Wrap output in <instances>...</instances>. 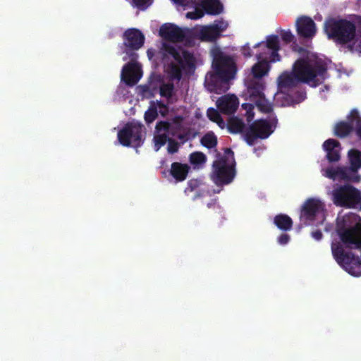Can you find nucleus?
Wrapping results in <instances>:
<instances>
[{"label":"nucleus","mask_w":361,"mask_h":361,"mask_svg":"<svg viewBox=\"0 0 361 361\" xmlns=\"http://www.w3.org/2000/svg\"><path fill=\"white\" fill-rule=\"evenodd\" d=\"M123 39L121 48L125 54L123 60L130 61L122 68L121 79L127 85L133 86L138 82L142 76L140 66L137 61L138 54L136 51L143 46L145 36L140 30L129 28L124 32Z\"/></svg>","instance_id":"nucleus-1"},{"label":"nucleus","mask_w":361,"mask_h":361,"mask_svg":"<svg viewBox=\"0 0 361 361\" xmlns=\"http://www.w3.org/2000/svg\"><path fill=\"white\" fill-rule=\"evenodd\" d=\"M326 65L322 61H311L299 59L293 65V73H283L278 78V87L281 90L296 87L300 82L317 86L320 82L318 76L324 79L326 73Z\"/></svg>","instance_id":"nucleus-2"},{"label":"nucleus","mask_w":361,"mask_h":361,"mask_svg":"<svg viewBox=\"0 0 361 361\" xmlns=\"http://www.w3.org/2000/svg\"><path fill=\"white\" fill-rule=\"evenodd\" d=\"M324 32L329 39L341 46L351 44L357 37L355 23L341 17L327 18L324 23Z\"/></svg>","instance_id":"nucleus-3"},{"label":"nucleus","mask_w":361,"mask_h":361,"mask_svg":"<svg viewBox=\"0 0 361 361\" xmlns=\"http://www.w3.org/2000/svg\"><path fill=\"white\" fill-rule=\"evenodd\" d=\"M212 56V68L214 73L211 75L212 82L228 85V82L235 78L237 66L235 59L226 54L219 47L214 48L211 51ZM228 89V87H226Z\"/></svg>","instance_id":"nucleus-4"},{"label":"nucleus","mask_w":361,"mask_h":361,"mask_svg":"<svg viewBox=\"0 0 361 361\" xmlns=\"http://www.w3.org/2000/svg\"><path fill=\"white\" fill-rule=\"evenodd\" d=\"M215 160L212 164L211 178L216 185H228L235 176V161L234 152L230 148H226L224 154Z\"/></svg>","instance_id":"nucleus-5"},{"label":"nucleus","mask_w":361,"mask_h":361,"mask_svg":"<svg viewBox=\"0 0 361 361\" xmlns=\"http://www.w3.org/2000/svg\"><path fill=\"white\" fill-rule=\"evenodd\" d=\"M165 54L170 55L178 63L171 62L168 66L167 72L170 78L180 80L182 78V71L190 72L195 68V58L192 54L187 50L178 49L173 46L164 44L163 45Z\"/></svg>","instance_id":"nucleus-6"},{"label":"nucleus","mask_w":361,"mask_h":361,"mask_svg":"<svg viewBox=\"0 0 361 361\" xmlns=\"http://www.w3.org/2000/svg\"><path fill=\"white\" fill-rule=\"evenodd\" d=\"M348 158L350 166L328 168L325 171V176L333 180H343L358 183L361 176L357 170L361 168V152L357 149H350L348 152Z\"/></svg>","instance_id":"nucleus-7"},{"label":"nucleus","mask_w":361,"mask_h":361,"mask_svg":"<svg viewBox=\"0 0 361 361\" xmlns=\"http://www.w3.org/2000/svg\"><path fill=\"white\" fill-rule=\"evenodd\" d=\"M278 119L274 114L268 116L267 119L255 121L244 133L245 140L249 145H253L257 139L267 138L274 130Z\"/></svg>","instance_id":"nucleus-8"},{"label":"nucleus","mask_w":361,"mask_h":361,"mask_svg":"<svg viewBox=\"0 0 361 361\" xmlns=\"http://www.w3.org/2000/svg\"><path fill=\"white\" fill-rule=\"evenodd\" d=\"M361 200V191L350 184L340 185L332 192V201L337 207L357 209Z\"/></svg>","instance_id":"nucleus-9"},{"label":"nucleus","mask_w":361,"mask_h":361,"mask_svg":"<svg viewBox=\"0 0 361 361\" xmlns=\"http://www.w3.org/2000/svg\"><path fill=\"white\" fill-rule=\"evenodd\" d=\"M144 126L139 123L128 122L118 132V140L124 147H139L144 141Z\"/></svg>","instance_id":"nucleus-10"},{"label":"nucleus","mask_w":361,"mask_h":361,"mask_svg":"<svg viewBox=\"0 0 361 361\" xmlns=\"http://www.w3.org/2000/svg\"><path fill=\"white\" fill-rule=\"evenodd\" d=\"M337 233L345 248L357 249L361 251V224L345 228H338Z\"/></svg>","instance_id":"nucleus-11"},{"label":"nucleus","mask_w":361,"mask_h":361,"mask_svg":"<svg viewBox=\"0 0 361 361\" xmlns=\"http://www.w3.org/2000/svg\"><path fill=\"white\" fill-rule=\"evenodd\" d=\"M324 210V204L319 200L310 198L303 204L300 219L308 224L313 221L315 216Z\"/></svg>","instance_id":"nucleus-12"},{"label":"nucleus","mask_w":361,"mask_h":361,"mask_svg":"<svg viewBox=\"0 0 361 361\" xmlns=\"http://www.w3.org/2000/svg\"><path fill=\"white\" fill-rule=\"evenodd\" d=\"M298 35L302 38L312 39L317 32L314 21L309 16L299 17L295 23Z\"/></svg>","instance_id":"nucleus-13"},{"label":"nucleus","mask_w":361,"mask_h":361,"mask_svg":"<svg viewBox=\"0 0 361 361\" xmlns=\"http://www.w3.org/2000/svg\"><path fill=\"white\" fill-rule=\"evenodd\" d=\"M159 35L166 41L172 42H180L185 38L184 31L178 26L171 23H166L161 25Z\"/></svg>","instance_id":"nucleus-14"},{"label":"nucleus","mask_w":361,"mask_h":361,"mask_svg":"<svg viewBox=\"0 0 361 361\" xmlns=\"http://www.w3.org/2000/svg\"><path fill=\"white\" fill-rule=\"evenodd\" d=\"M216 106L221 113L233 114L239 106L238 98L234 94L222 96L217 100Z\"/></svg>","instance_id":"nucleus-15"},{"label":"nucleus","mask_w":361,"mask_h":361,"mask_svg":"<svg viewBox=\"0 0 361 361\" xmlns=\"http://www.w3.org/2000/svg\"><path fill=\"white\" fill-rule=\"evenodd\" d=\"M257 58L259 61L252 66V73L254 79L261 80L262 78L268 73L270 65L264 53L257 54Z\"/></svg>","instance_id":"nucleus-16"},{"label":"nucleus","mask_w":361,"mask_h":361,"mask_svg":"<svg viewBox=\"0 0 361 361\" xmlns=\"http://www.w3.org/2000/svg\"><path fill=\"white\" fill-rule=\"evenodd\" d=\"M264 83L262 80L252 79L247 82V91L250 100L253 103L264 97Z\"/></svg>","instance_id":"nucleus-17"},{"label":"nucleus","mask_w":361,"mask_h":361,"mask_svg":"<svg viewBox=\"0 0 361 361\" xmlns=\"http://www.w3.org/2000/svg\"><path fill=\"white\" fill-rule=\"evenodd\" d=\"M340 143L334 139H328L323 143V148L326 152V159L329 162H336L339 161L340 156Z\"/></svg>","instance_id":"nucleus-18"},{"label":"nucleus","mask_w":361,"mask_h":361,"mask_svg":"<svg viewBox=\"0 0 361 361\" xmlns=\"http://www.w3.org/2000/svg\"><path fill=\"white\" fill-rule=\"evenodd\" d=\"M189 170L190 166L186 164L173 162L169 173L177 182H182L186 179Z\"/></svg>","instance_id":"nucleus-19"},{"label":"nucleus","mask_w":361,"mask_h":361,"mask_svg":"<svg viewBox=\"0 0 361 361\" xmlns=\"http://www.w3.org/2000/svg\"><path fill=\"white\" fill-rule=\"evenodd\" d=\"M200 6L206 13L212 16L220 14L224 8L219 0H202Z\"/></svg>","instance_id":"nucleus-20"},{"label":"nucleus","mask_w":361,"mask_h":361,"mask_svg":"<svg viewBox=\"0 0 361 361\" xmlns=\"http://www.w3.org/2000/svg\"><path fill=\"white\" fill-rule=\"evenodd\" d=\"M274 224L279 229L284 232L290 231L293 225L292 219L285 214L276 215L274 219Z\"/></svg>","instance_id":"nucleus-21"},{"label":"nucleus","mask_w":361,"mask_h":361,"mask_svg":"<svg viewBox=\"0 0 361 361\" xmlns=\"http://www.w3.org/2000/svg\"><path fill=\"white\" fill-rule=\"evenodd\" d=\"M221 30L213 25L205 27L200 32L202 39L208 42H214L221 36Z\"/></svg>","instance_id":"nucleus-22"},{"label":"nucleus","mask_w":361,"mask_h":361,"mask_svg":"<svg viewBox=\"0 0 361 361\" xmlns=\"http://www.w3.org/2000/svg\"><path fill=\"white\" fill-rule=\"evenodd\" d=\"M257 47H262L265 50L271 51V50H279L280 49V44L279 39L277 35H271L267 37V42H259L256 44L254 46V48Z\"/></svg>","instance_id":"nucleus-23"},{"label":"nucleus","mask_w":361,"mask_h":361,"mask_svg":"<svg viewBox=\"0 0 361 361\" xmlns=\"http://www.w3.org/2000/svg\"><path fill=\"white\" fill-rule=\"evenodd\" d=\"M353 129L352 124L345 121H341L335 126L334 134L338 137H345L353 131Z\"/></svg>","instance_id":"nucleus-24"},{"label":"nucleus","mask_w":361,"mask_h":361,"mask_svg":"<svg viewBox=\"0 0 361 361\" xmlns=\"http://www.w3.org/2000/svg\"><path fill=\"white\" fill-rule=\"evenodd\" d=\"M227 127L231 133H238L243 131L245 125L242 119L232 117L228 120Z\"/></svg>","instance_id":"nucleus-25"},{"label":"nucleus","mask_w":361,"mask_h":361,"mask_svg":"<svg viewBox=\"0 0 361 361\" xmlns=\"http://www.w3.org/2000/svg\"><path fill=\"white\" fill-rule=\"evenodd\" d=\"M201 144L208 148L212 149L217 145V137L213 132L206 133L200 140Z\"/></svg>","instance_id":"nucleus-26"},{"label":"nucleus","mask_w":361,"mask_h":361,"mask_svg":"<svg viewBox=\"0 0 361 361\" xmlns=\"http://www.w3.org/2000/svg\"><path fill=\"white\" fill-rule=\"evenodd\" d=\"M174 88L173 82L162 83L159 87V94L161 97H166L169 102L174 94Z\"/></svg>","instance_id":"nucleus-27"},{"label":"nucleus","mask_w":361,"mask_h":361,"mask_svg":"<svg viewBox=\"0 0 361 361\" xmlns=\"http://www.w3.org/2000/svg\"><path fill=\"white\" fill-rule=\"evenodd\" d=\"M207 116L209 120L218 124V126L221 128H224L225 126V122L222 118L220 113L218 110L211 107L209 108L207 111Z\"/></svg>","instance_id":"nucleus-28"},{"label":"nucleus","mask_w":361,"mask_h":361,"mask_svg":"<svg viewBox=\"0 0 361 361\" xmlns=\"http://www.w3.org/2000/svg\"><path fill=\"white\" fill-rule=\"evenodd\" d=\"M158 117V111L154 102H151L148 109L145 112L144 118L147 124L152 123Z\"/></svg>","instance_id":"nucleus-29"},{"label":"nucleus","mask_w":361,"mask_h":361,"mask_svg":"<svg viewBox=\"0 0 361 361\" xmlns=\"http://www.w3.org/2000/svg\"><path fill=\"white\" fill-rule=\"evenodd\" d=\"M258 109L264 113L271 114L273 111L272 104L265 98V96L262 99L257 100L254 102Z\"/></svg>","instance_id":"nucleus-30"},{"label":"nucleus","mask_w":361,"mask_h":361,"mask_svg":"<svg viewBox=\"0 0 361 361\" xmlns=\"http://www.w3.org/2000/svg\"><path fill=\"white\" fill-rule=\"evenodd\" d=\"M207 157L201 152H192L190 154V162L193 165H200L206 162Z\"/></svg>","instance_id":"nucleus-31"},{"label":"nucleus","mask_w":361,"mask_h":361,"mask_svg":"<svg viewBox=\"0 0 361 361\" xmlns=\"http://www.w3.org/2000/svg\"><path fill=\"white\" fill-rule=\"evenodd\" d=\"M242 109L245 111L244 116L246 117V120L247 123L251 122L255 116V113L253 111L254 105L250 103H244L241 106Z\"/></svg>","instance_id":"nucleus-32"},{"label":"nucleus","mask_w":361,"mask_h":361,"mask_svg":"<svg viewBox=\"0 0 361 361\" xmlns=\"http://www.w3.org/2000/svg\"><path fill=\"white\" fill-rule=\"evenodd\" d=\"M169 137L166 133L157 135L154 136V147H156V151L159 150V148L164 146L166 142L169 140Z\"/></svg>","instance_id":"nucleus-33"},{"label":"nucleus","mask_w":361,"mask_h":361,"mask_svg":"<svg viewBox=\"0 0 361 361\" xmlns=\"http://www.w3.org/2000/svg\"><path fill=\"white\" fill-rule=\"evenodd\" d=\"M171 128V123L169 121H160L156 124L155 129L157 133L164 132L167 133L169 131Z\"/></svg>","instance_id":"nucleus-34"},{"label":"nucleus","mask_w":361,"mask_h":361,"mask_svg":"<svg viewBox=\"0 0 361 361\" xmlns=\"http://www.w3.org/2000/svg\"><path fill=\"white\" fill-rule=\"evenodd\" d=\"M205 12L203 11V9L200 8H195L194 11L188 12L186 13V17L192 20H197L201 18Z\"/></svg>","instance_id":"nucleus-35"},{"label":"nucleus","mask_w":361,"mask_h":361,"mask_svg":"<svg viewBox=\"0 0 361 361\" xmlns=\"http://www.w3.org/2000/svg\"><path fill=\"white\" fill-rule=\"evenodd\" d=\"M179 149V144L175 140L170 138L168 141L167 151L169 154H175L178 152Z\"/></svg>","instance_id":"nucleus-36"},{"label":"nucleus","mask_w":361,"mask_h":361,"mask_svg":"<svg viewBox=\"0 0 361 361\" xmlns=\"http://www.w3.org/2000/svg\"><path fill=\"white\" fill-rule=\"evenodd\" d=\"M279 50H271V52L269 51L268 54L266 52H263L264 56L267 58V61L269 62H276L280 60V55L278 51Z\"/></svg>","instance_id":"nucleus-37"},{"label":"nucleus","mask_w":361,"mask_h":361,"mask_svg":"<svg viewBox=\"0 0 361 361\" xmlns=\"http://www.w3.org/2000/svg\"><path fill=\"white\" fill-rule=\"evenodd\" d=\"M200 185V183L198 180H197V179L190 180L188 182L187 187L185 190V192L188 193V192H190L195 190L197 188H199Z\"/></svg>","instance_id":"nucleus-38"},{"label":"nucleus","mask_w":361,"mask_h":361,"mask_svg":"<svg viewBox=\"0 0 361 361\" xmlns=\"http://www.w3.org/2000/svg\"><path fill=\"white\" fill-rule=\"evenodd\" d=\"M348 49L351 51H355L361 54V39L357 38L355 41L348 46Z\"/></svg>","instance_id":"nucleus-39"},{"label":"nucleus","mask_w":361,"mask_h":361,"mask_svg":"<svg viewBox=\"0 0 361 361\" xmlns=\"http://www.w3.org/2000/svg\"><path fill=\"white\" fill-rule=\"evenodd\" d=\"M281 35L282 40L286 43H290L294 39V36L290 30L283 31Z\"/></svg>","instance_id":"nucleus-40"},{"label":"nucleus","mask_w":361,"mask_h":361,"mask_svg":"<svg viewBox=\"0 0 361 361\" xmlns=\"http://www.w3.org/2000/svg\"><path fill=\"white\" fill-rule=\"evenodd\" d=\"M290 237L288 234L282 233L278 237L277 241L280 245H284L290 241Z\"/></svg>","instance_id":"nucleus-41"},{"label":"nucleus","mask_w":361,"mask_h":361,"mask_svg":"<svg viewBox=\"0 0 361 361\" xmlns=\"http://www.w3.org/2000/svg\"><path fill=\"white\" fill-rule=\"evenodd\" d=\"M241 51L242 54L246 58L251 57L252 55L251 49L248 44H246L242 47Z\"/></svg>","instance_id":"nucleus-42"},{"label":"nucleus","mask_w":361,"mask_h":361,"mask_svg":"<svg viewBox=\"0 0 361 361\" xmlns=\"http://www.w3.org/2000/svg\"><path fill=\"white\" fill-rule=\"evenodd\" d=\"M149 0H133L135 5L140 8L144 9L147 6Z\"/></svg>","instance_id":"nucleus-43"},{"label":"nucleus","mask_w":361,"mask_h":361,"mask_svg":"<svg viewBox=\"0 0 361 361\" xmlns=\"http://www.w3.org/2000/svg\"><path fill=\"white\" fill-rule=\"evenodd\" d=\"M355 133L357 137L361 140V118L357 119L355 123Z\"/></svg>","instance_id":"nucleus-44"},{"label":"nucleus","mask_w":361,"mask_h":361,"mask_svg":"<svg viewBox=\"0 0 361 361\" xmlns=\"http://www.w3.org/2000/svg\"><path fill=\"white\" fill-rule=\"evenodd\" d=\"M311 235L317 240H320L323 238L322 232L319 229L312 231Z\"/></svg>","instance_id":"nucleus-45"},{"label":"nucleus","mask_w":361,"mask_h":361,"mask_svg":"<svg viewBox=\"0 0 361 361\" xmlns=\"http://www.w3.org/2000/svg\"><path fill=\"white\" fill-rule=\"evenodd\" d=\"M349 117H350V119L351 120V121H353L354 120H355L356 122H357V119L361 118L359 116V113L357 109H353L350 111V114Z\"/></svg>","instance_id":"nucleus-46"},{"label":"nucleus","mask_w":361,"mask_h":361,"mask_svg":"<svg viewBox=\"0 0 361 361\" xmlns=\"http://www.w3.org/2000/svg\"><path fill=\"white\" fill-rule=\"evenodd\" d=\"M177 138L181 141L182 144H184L188 140V134L180 133L177 135Z\"/></svg>","instance_id":"nucleus-47"},{"label":"nucleus","mask_w":361,"mask_h":361,"mask_svg":"<svg viewBox=\"0 0 361 361\" xmlns=\"http://www.w3.org/2000/svg\"><path fill=\"white\" fill-rule=\"evenodd\" d=\"M214 27H216L218 28H220L221 29V33L224 31L226 27H227V25L225 24L224 22H220L219 23H217V24H214L213 25Z\"/></svg>","instance_id":"nucleus-48"},{"label":"nucleus","mask_w":361,"mask_h":361,"mask_svg":"<svg viewBox=\"0 0 361 361\" xmlns=\"http://www.w3.org/2000/svg\"><path fill=\"white\" fill-rule=\"evenodd\" d=\"M157 107H159L160 109H165L167 111V106L161 101H157L155 103Z\"/></svg>","instance_id":"nucleus-49"},{"label":"nucleus","mask_w":361,"mask_h":361,"mask_svg":"<svg viewBox=\"0 0 361 361\" xmlns=\"http://www.w3.org/2000/svg\"><path fill=\"white\" fill-rule=\"evenodd\" d=\"M216 204H217V200L214 199V200H212L210 202L207 203V206L208 208H211L212 207H214Z\"/></svg>","instance_id":"nucleus-50"},{"label":"nucleus","mask_w":361,"mask_h":361,"mask_svg":"<svg viewBox=\"0 0 361 361\" xmlns=\"http://www.w3.org/2000/svg\"><path fill=\"white\" fill-rule=\"evenodd\" d=\"M183 121V117L180 116H177L175 117V118L173 119V123H180L181 121Z\"/></svg>","instance_id":"nucleus-51"},{"label":"nucleus","mask_w":361,"mask_h":361,"mask_svg":"<svg viewBox=\"0 0 361 361\" xmlns=\"http://www.w3.org/2000/svg\"><path fill=\"white\" fill-rule=\"evenodd\" d=\"M142 90L144 93H147L150 92V88L148 85L142 86Z\"/></svg>","instance_id":"nucleus-52"},{"label":"nucleus","mask_w":361,"mask_h":361,"mask_svg":"<svg viewBox=\"0 0 361 361\" xmlns=\"http://www.w3.org/2000/svg\"><path fill=\"white\" fill-rule=\"evenodd\" d=\"M174 3L178 4V5H180V6H184L185 4V0H172Z\"/></svg>","instance_id":"nucleus-53"},{"label":"nucleus","mask_w":361,"mask_h":361,"mask_svg":"<svg viewBox=\"0 0 361 361\" xmlns=\"http://www.w3.org/2000/svg\"><path fill=\"white\" fill-rule=\"evenodd\" d=\"M202 196V194L200 193V192H197L196 195H195V197H193V200H196L197 198L200 197Z\"/></svg>","instance_id":"nucleus-54"},{"label":"nucleus","mask_w":361,"mask_h":361,"mask_svg":"<svg viewBox=\"0 0 361 361\" xmlns=\"http://www.w3.org/2000/svg\"><path fill=\"white\" fill-rule=\"evenodd\" d=\"M161 114L164 116L166 115V112H164V111H160Z\"/></svg>","instance_id":"nucleus-55"}]
</instances>
